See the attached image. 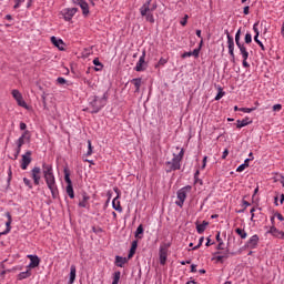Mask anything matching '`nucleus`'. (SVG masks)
Wrapping results in <instances>:
<instances>
[{"instance_id": "nucleus-30", "label": "nucleus", "mask_w": 284, "mask_h": 284, "mask_svg": "<svg viewBox=\"0 0 284 284\" xmlns=\"http://www.w3.org/2000/svg\"><path fill=\"white\" fill-rule=\"evenodd\" d=\"M119 281H121V272L116 271V272L113 273L112 284H119Z\"/></svg>"}, {"instance_id": "nucleus-44", "label": "nucleus", "mask_w": 284, "mask_h": 284, "mask_svg": "<svg viewBox=\"0 0 284 284\" xmlns=\"http://www.w3.org/2000/svg\"><path fill=\"white\" fill-rule=\"evenodd\" d=\"M26 0H14L16 4L13 6L14 10L21 8V3H23Z\"/></svg>"}, {"instance_id": "nucleus-14", "label": "nucleus", "mask_w": 284, "mask_h": 284, "mask_svg": "<svg viewBox=\"0 0 284 284\" xmlns=\"http://www.w3.org/2000/svg\"><path fill=\"white\" fill-rule=\"evenodd\" d=\"M26 141H30V131H24L21 136L17 140L16 145L23 148Z\"/></svg>"}, {"instance_id": "nucleus-29", "label": "nucleus", "mask_w": 284, "mask_h": 284, "mask_svg": "<svg viewBox=\"0 0 284 284\" xmlns=\"http://www.w3.org/2000/svg\"><path fill=\"white\" fill-rule=\"evenodd\" d=\"M11 94H12V97H13V99L16 100V101H19L23 95L21 94V92L19 91V90H17V89H13L12 91H11Z\"/></svg>"}, {"instance_id": "nucleus-17", "label": "nucleus", "mask_w": 284, "mask_h": 284, "mask_svg": "<svg viewBox=\"0 0 284 284\" xmlns=\"http://www.w3.org/2000/svg\"><path fill=\"white\" fill-rule=\"evenodd\" d=\"M78 6H80L81 10H82V14L84 17H88V14H90V7L88 6V2H85V0H77Z\"/></svg>"}, {"instance_id": "nucleus-35", "label": "nucleus", "mask_w": 284, "mask_h": 284, "mask_svg": "<svg viewBox=\"0 0 284 284\" xmlns=\"http://www.w3.org/2000/svg\"><path fill=\"white\" fill-rule=\"evenodd\" d=\"M244 42H245L246 44L252 43V33L246 32L245 38H244Z\"/></svg>"}, {"instance_id": "nucleus-54", "label": "nucleus", "mask_w": 284, "mask_h": 284, "mask_svg": "<svg viewBox=\"0 0 284 284\" xmlns=\"http://www.w3.org/2000/svg\"><path fill=\"white\" fill-rule=\"evenodd\" d=\"M28 124H26L24 122H20V130L22 131H27Z\"/></svg>"}, {"instance_id": "nucleus-28", "label": "nucleus", "mask_w": 284, "mask_h": 284, "mask_svg": "<svg viewBox=\"0 0 284 284\" xmlns=\"http://www.w3.org/2000/svg\"><path fill=\"white\" fill-rule=\"evenodd\" d=\"M30 276H32V273L30 272V270L21 272L18 275L19 281H23L24 278H30Z\"/></svg>"}, {"instance_id": "nucleus-40", "label": "nucleus", "mask_w": 284, "mask_h": 284, "mask_svg": "<svg viewBox=\"0 0 284 284\" xmlns=\"http://www.w3.org/2000/svg\"><path fill=\"white\" fill-rule=\"evenodd\" d=\"M245 168H250L248 163H243L241 164L237 169L236 172H243L245 170Z\"/></svg>"}, {"instance_id": "nucleus-43", "label": "nucleus", "mask_w": 284, "mask_h": 284, "mask_svg": "<svg viewBox=\"0 0 284 284\" xmlns=\"http://www.w3.org/2000/svg\"><path fill=\"white\" fill-rule=\"evenodd\" d=\"M253 31H254L255 36H260L261 34V32L258 31V22H255L253 24Z\"/></svg>"}, {"instance_id": "nucleus-15", "label": "nucleus", "mask_w": 284, "mask_h": 284, "mask_svg": "<svg viewBox=\"0 0 284 284\" xmlns=\"http://www.w3.org/2000/svg\"><path fill=\"white\" fill-rule=\"evenodd\" d=\"M28 258H30V263L28 267L30 270H34V267H39V264L41 263V258L37 255H28Z\"/></svg>"}, {"instance_id": "nucleus-38", "label": "nucleus", "mask_w": 284, "mask_h": 284, "mask_svg": "<svg viewBox=\"0 0 284 284\" xmlns=\"http://www.w3.org/2000/svg\"><path fill=\"white\" fill-rule=\"evenodd\" d=\"M57 83H58L59 85H65V84L68 83V80H65V78L59 77V78L57 79Z\"/></svg>"}, {"instance_id": "nucleus-53", "label": "nucleus", "mask_w": 284, "mask_h": 284, "mask_svg": "<svg viewBox=\"0 0 284 284\" xmlns=\"http://www.w3.org/2000/svg\"><path fill=\"white\" fill-rule=\"evenodd\" d=\"M11 227H7L3 232H0V236H6V234H10Z\"/></svg>"}, {"instance_id": "nucleus-39", "label": "nucleus", "mask_w": 284, "mask_h": 284, "mask_svg": "<svg viewBox=\"0 0 284 284\" xmlns=\"http://www.w3.org/2000/svg\"><path fill=\"white\" fill-rule=\"evenodd\" d=\"M16 101H17L18 105H20V108H28V104L23 100V97L20 100H16Z\"/></svg>"}, {"instance_id": "nucleus-1", "label": "nucleus", "mask_w": 284, "mask_h": 284, "mask_svg": "<svg viewBox=\"0 0 284 284\" xmlns=\"http://www.w3.org/2000/svg\"><path fill=\"white\" fill-rule=\"evenodd\" d=\"M42 173L48 189L51 192L52 199H59V186H57V178H54V170L52 164L43 163Z\"/></svg>"}, {"instance_id": "nucleus-50", "label": "nucleus", "mask_w": 284, "mask_h": 284, "mask_svg": "<svg viewBox=\"0 0 284 284\" xmlns=\"http://www.w3.org/2000/svg\"><path fill=\"white\" fill-rule=\"evenodd\" d=\"M223 257H224V256H222V255L215 253V260H216L219 263H223V261H224Z\"/></svg>"}, {"instance_id": "nucleus-3", "label": "nucleus", "mask_w": 284, "mask_h": 284, "mask_svg": "<svg viewBox=\"0 0 284 284\" xmlns=\"http://www.w3.org/2000/svg\"><path fill=\"white\" fill-rule=\"evenodd\" d=\"M159 8V4L156 2L152 3V0H148L143 3V6L140 8V14L141 17H145V21H149V23H154V10Z\"/></svg>"}, {"instance_id": "nucleus-6", "label": "nucleus", "mask_w": 284, "mask_h": 284, "mask_svg": "<svg viewBox=\"0 0 284 284\" xmlns=\"http://www.w3.org/2000/svg\"><path fill=\"white\" fill-rule=\"evenodd\" d=\"M190 192H192V185L183 186L178 191V201H175V205H178V207H183L185 199H187V194H190Z\"/></svg>"}, {"instance_id": "nucleus-62", "label": "nucleus", "mask_w": 284, "mask_h": 284, "mask_svg": "<svg viewBox=\"0 0 284 284\" xmlns=\"http://www.w3.org/2000/svg\"><path fill=\"white\" fill-rule=\"evenodd\" d=\"M244 210L250 207L252 204L245 200H243Z\"/></svg>"}, {"instance_id": "nucleus-34", "label": "nucleus", "mask_w": 284, "mask_h": 284, "mask_svg": "<svg viewBox=\"0 0 284 284\" xmlns=\"http://www.w3.org/2000/svg\"><path fill=\"white\" fill-rule=\"evenodd\" d=\"M256 108H241L240 112H244L245 114H250L251 112H254Z\"/></svg>"}, {"instance_id": "nucleus-24", "label": "nucleus", "mask_w": 284, "mask_h": 284, "mask_svg": "<svg viewBox=\"0 0 284 284\" xmlns=\"http://www.w3.org/2000/svg\"><path fill=\"white\" fill-rule=\"evenodd\" d=\"M136 247H139V242L135 240L132 242L128 258H132V256H134V254H136Z\"/></svg>"}, {"instance_id": "nucleus-47", "label": "nucleus", "mask_w": 284, "mask_h": 284, "mask_svg": "<svg viewBox=\"0 0 284 284\" xmlns=\"http://www.w3.org/2000/svg\"><path fill=\"white\" fill-rule=\"evenodd\" d=\"M195 34H196V37H197L199 39H201L200 45H202V44H203V36H201V29H197V30L195 31Z\"/></svg>"}, {"instance_id": "nucleus-60", "label": "nucleus", "mask_w": 284, "mask_h": 284, "mask_svg": "<svg viewBox=\"0 0 284 284\" xmlns=\"http://www.w3.org/2000/svg\"><path fill=\"white\" fill-rule=\"evenodd\" d=\"M243 13L244 14H250V6L244 7Z\"/></svg>"}, {"instance_id": "nucleus-25", "label": "nucleus", "mask_w": 284, "mask_h": 284, "mask_svg": "<svg viewBox=\"0 0 284 284\" xmlns=\"http://www.w3.org/2000/svg\"><path fill=\"white\" fill-rule=\"evenodd\" d=\"M75 280H77V266L71 265V267H70V280H69V283H70V284H73Z\"/></svg>"}, {"instance_id": "nucleus-41", "label": "nucleus", "mask_w": 284, "mask_h": 284, "mask_svg": "<svg viewBox=\"0 0 284 284\" xmlns=\"http://www.w3.org/2000/svg\"><path fill=\"white\" fill-rule=\"evenodd\" d=\"M223 97H225V92L220 90L219 93L215 95V101H221V99H223Z\"/></svg>"}, {"instance_id": "nucleus-19", "label": "nucleus", "mask_w": 284, "mask_h": 284, "mask_svg": "<svg viewBox=\"0 0 284 284\" xmlns=\"http://www.w3.org/2000/svg\"><path fill=\"white\" fill-rule=\"evenodd\" d=\"M131 83L134 85L135 88V94H139V92H141V85L143 83V79L141 78H134L131 80Z\"/></svg>"}, {"instance_id": "nucleus-42", "label": "nucleus", "mask_w": 284, "mask_h": 284, "mask_svg": "<svg viewBox=\"0 0 284 284\" xmlns=\"http://www.w3.org/2000/svg\"><path fill=\"white\" fill-rule=\"evenodd\" d=\"M23 183L27 185V187H30L32 190V182L28 178H23Z\"/></svg>"}, {"instance_id": "nucleus-9", "label": "nucleus", "mask_w": 284, "mask_h": 284, "mask_svg": "<svg viewBox=\"0 0 284 284\" xmlns=\"http://www.w3.org/2000/svg\"><path fill=\"white\" fill-rule=\"evenodd\" d=\"M30 163H32V151H27L21 159V170H28V165H30Z\"/></svg>"}, {"instance_id": "nucleus-22", "label": "nucleus", "mask_w": 284, "mask_h": 284, "mask_svg": "<svg viewBox=\"0 0 284 284\" xmlns=\"http://www.w3.org/2000/svg\"><path fill=\"white\" fill-rule=\"evenodd\" d=\"M236 123H237L236 128L241 130V128H245V125H250L252 121L250 120V118H245L243 120H237Z\"/></svg>"}, {"instance_id": "nucleus-61", "label": "nucleus", "mask_w": 284, "mask_h": 284, "mask_svg": "<svg viewBox=\"0 0 284 284\" xmlns=\"http://www.w3.org/2000/svg\"><path fill=\"white\" fill-rule=\"evenodd\" d=\"M250 212H251V221H254V212H256V209L252 207Z\"/></svg>"}, {"instance_id": "nucleus-63", "label": "nucleus", "mask_w": 284, "mask_h": 284, "mask_svg": "<svg viewBox=\"0 0 284 284\" xmlns=\"http://www.w3.org/2000/svg\"><path fill=\"white\" fill-rule=\"evenodd\" d=\"M223 245H225V243L219 242L216 250H223Z\"/></svg>"}, {"instance_id": "nucleus-45", "label": "nucleus", "mask_w": 284, "mask_h": 284, "mask_svg": "<svg viewBox=\"0 0 284 284\" xmlns=\"http://www.w3.org/2000/svg\"><path fill=\"white\" fill-rule=\"evenodd\" d=\"M187 19H190V16L185 14L184 18L180 21L181 26H187Z\"/></svg>"}, {"instance_id": "nucleus-49", "label": "nucleus", "mask_w": 284, "mask_h": 284, "mask_svg": "<svg viewBox=\"0 0 284 284\" xmlns=\"http://www.w3.org/2000/svg\"><path fill=\"white\" fill-rule=\"evenodd\" d=\"M282 108H283V106H282L281 104H274V105H273V111H274V112H281Z\"/></svg>"}, {"instance_id": "nucleus-52", "label": "nucleus", "mask_w": 284, "mask_h": 284, "mask_svg": "<svg viewBox=\"0 0 284 284\" xmlns=\"http://www.w3.org/2000/svg\"><path fill=\"white\" fill-rule=\"evenodd\" d=\"M199 52H201V49H194L193 52H191V57H199Z\"/></svg>"}, {"instance_id": "nucleus-57", "label": "nucleus", "mask_w": 284, "mask_h": 284, "mask_svg": "<svg viewBox=\"0 0 284 284\" xmlns=\"http://www.w3.org/2000/svg\"><path fill=\"white\" fill-rule=\"evenodd\" d=\"M215 239H216L217 243H223V239H221V232H217Z\"/></svg>"}, {"instance_id": "nucleus-13", "label": "nucleus", "mask_w": 284, "mask_h": 284, "mask_svg": "<svg viewBox=\"0 0 284 284\" xmlns=\"http://www.w3.org/2000/svg\"><path fill=\"white\" fill-rule=\"evenodd\" d=\"M40 174H41V168L34 166L31 170V175H32L34 185H39V183H40V181H41V175Z\"/></svg>"}, {"instance_id": "nucleus-58", "label": "nucleus", "mask_w": 284, "mask_h": 284, "mask_svg": "<svg viewBox=\"0 0 284 284\" xmlns=\"http://www.w3.org/2000/svg\"><path fill=\"white\" fill-rule=\"evenodd\" d=\"M275 216L278 221H284L283 214L281 213H275Z\"/></svg>"}, {"instance_id": "nucleus-33", "label": "nucleus", "mask_w": 284, "mask_h": 284, "mask_svg": "<svg viewBox=\"0 0 284 284\" xmlns=\"http://www.w3.org/2000/svg\"><path fill=\"white\" fill-rule=\"evenodd\" d=\"M267 234H272L273 236H276L278 234V229L276 226H271V229L267 231Z\"/></svg>"}, {"instance_id": "nucleus-26", "label": "nucleus", "mask_w": 284, "mask_h": 284, "mask_svg": "<svg viewBox=\"0 0 284 284\" xmlns=\"http://www.w3.org/2000/svg\"><path fill=\"white\" fill-rule=\"evenodd\" d=\"M90 201V196L87 193L82 194V201L79 202V207H88V202Z\"/></svg>"}, {"instance_id": "nucleus-8", "label": "nucleus", "mask_w": 284, "mask_h": 284, "mask_svg": "<svg viewBox=\"0 0 284 284\" xmlns=\"http://www.w3.org/2000/svg\"><path fill=\"white\" fill-rule=\"evenodd\" d=\"M135 72H145L148 70V62H145V51L142 52L139 61L134 67Z\"/></svg>"}, {"instance_id": "nucleus-64", "label": "nucleus", "mask_w": 284, "mask_h": 284, "mask_svg": "<svg viewBox=\"0 0 284 284\" xmlns=\"http://www.w3.org/2000/svg\"><path fill=\"white\" fill-rule=\"evenodd\" d=\"M191 272L194 274L196 273V265L195 264H192L191 265Z\"/></svg>"}, {"instance_id": "nucleus-55", "label": "nucleus", "mask_w": 284, "mask_h": 284, "mask_svg": "<svg viewBox=\"0 0 284 284\" xmlns=\"http://www.w3.org/2000/svg\"><path fill=\"white\" fill-rule=\"evenodd\" d=\"M158 63L159 65H165V63H168V60L164 58H161Z\"/></svg>"}, {"instance_id": "nucleus-23", "label": "nucleus", "mask_w": 284, "mask_h": 284, "mask_svg": "<svg viewBox=\"0 0 284 284\" xmlns=\"http://www.w3.org/2000/svg\"><path fill=\"white\" fill-rule=\"evenodd\" d=\"M125 263H128V257H123V256H115V265L116 267H123V265H125Z\"/></svg>"}, {"instance_id": "nucleus-20", "label": "nucleus", "mask_w": 284, "mask_h": 284, "mask_svg": "<svg viewBox=\"0 0 284 284\" xmlns=\"http://www.w3.org/2000/svg\"><path fill=\"white\" fill-rule=\"evenodd\" d=\"M112 207L115 210V212H123V207L121 206V201H119V195L113 199L112 201Z\"/></svg>"}, {"instance_id": "nucleus-46", "label": "nucleus", "mask_w": 284, "mask_h": 284, "mask_svg": "<svg viewBox=\"0 0 284 284\" xmlns=\"http://www.w3.org/2000/svg\"><path fill=\"white\" fill-rule=\"evenodd\" d=\"M204 241H205V237H200L199 244L195 245V246L193 247V250H199V247H201V245H203V242H204Z\"/></svg>"}, {"instance_id": "nucleus-59", "label": "nucleus", "mask_w": 284, "mask_h": 284, "mask_svg": "<svg viewBox=\"0 0 284 284\" xmlns=\"http://www.w3.org/2000/svg\"><path fill=\"white\" fill-rule=\"evenodd\" d=\"M187 57H192V52H184L182 54V59H187Z\"/></svg>"}, {"instance_id": "nucleus-51", "label": "nucleus", "mask_w": 284, "mask_h": 284, "mask_svg": "<svg viewBox=\"0 0 284 284\" xmlns=\"http://www.w3.org/2000/svg\"><path fill=\"white\" fill-rule=\"evenodd\" d=\"M8 181H12V166H9L8 170Z\"/></svg>"}, {"instance_id": "nucleus-12", "label": "nucleus", "mask_w": 284, "mask_h": 284, "mask_svg": "<svg viewBox=\"0 0 284 284\" xmlns=\"http://www.w3.org/2000/svg\"><path fill=\"white\" fill-rule=\"evenodd\" d=\"M168 247H170V244H168L166 246H160V265H165L168 261Z\"/></svg>"}, {"instance_id": "nucleus-2", "label": "nucleus", "mask_w": 284, "mask_h": 284, "mask_svg": "<svg viewBox=\"0 0 284 284\" xmlns=\"http://www.w3.org/2000/svg\"><path fill=\"white\" fill-rule=\"evenodd\" d=\"M105 105H108V92H104L102 98L99 95H91L89 98L91 114H99V112H101Z\"/></svg>"}, {"instance_id": "nucleus-4", "label": "nucleus", "mask_w": 284, "mask_h": 284, "mask_svg": "<svg viewBox=\"0 0 284 284\" xmlns=\"http://www.w3.org/2000/svg\"><path fill=\"white\" fill-rule=\"evenodd\" d=\"M183 156H185V150L181 149L179 154L174 153L173 159L165 162L166 174H170V172H176V170H181V162L183 161Z\"/></svg>"}, {"instance_id": "nucleus-37", "label": "nucleus", "mask_w": 284, "mask_h": 284, "mask_svg": "<svg viewBox=\"0 0 284 284\" xmlns=\"http://www.w3.org/2000/svg\"><path fill=\"white\" fill-rule=\"evenodd\" d=\"M7 219L6 226L10 227V225H12V215H10V212H7Z\"/></svg>"}, {"instance_id": "nucleus-18", "label": "nucleus", "mask_w": 284, "mask_h": 284, "mask_svg": "<svg viewBox=\"0 0 284 284\" xmlns=\"http://www.w3.org/2000/svg\"><path fill=\"white\" fill-rule=\"evenodd\" d=\"M258 245V235H253L250 237V240L246 243V246L250 247V250H254L256 248V246Z\"/></svg>"}, {"instance_id": "nucleus-56", "label": "nucleus", "mask_w": 284, "mask_h": 284, "mask_svg": "<svg viewBox=\"0 0 284 284\" xmlns=\"http://www.w3.org/2000/svg\"><path fill=\"white\" fill-rule=\"evenodd\" d=\"M227 154H230V151H229L227 149H225V150L223 151L222 159H223V160L227 159Z\"/></svg>"}, {"instance_id": "nucleus-5", "label": "nucleus", "mask_w": 284, "mask_h": 284, "mask_svg": "<svg viewBox=\"0 0 284 284\" xmlns=\"http://www.w3.org/2000/svg\"><path fill=\"white\" fill-rule=\"evenodd\" d=\"M235 43L243 59L242 61L243 68H250V63L247 62V59H250V52L247 51L245 43L241 42V29H239L235 33Z\"/></svg>"}, {"instance_id": "nucleus-21", "label": "nucleus", "mask_w": 284, "mask_h": 284, "mask_svg": "<svg viewBox=\"0 0 284 284\" xmlns=\"http://www.w3.org/2000/svg\"><path fill=\"white\" fill-rule=\"evenodd\" d=\"M207 225H210V222H207V221H203L201 224L196 223L197 234H203V232H205Z\"/></svg>"}, {"instance_id": "nucleus-36", "label": "nucleus", "mask_w": 284, "mask_h": 284, "mask_svg": "<svg viewBox=\"0 0 284 284\" xmlns=\"http://www.w3.org/2000/svg\"><path fill=\"white\" fill-rule=\"evenodd\" d=\"M87 156H92V141L88 140V152Z\"/></svg>"}, {"instance_id": "nucleus-10", "label": "nucleus", "mask_w": 284, "mask_h": 284, "mask_svg": "<svg viewBox=\"0 0 284 284\" xmlns=\"http://www.w3.org/2000/svg\"><path fill=\"white\" fill-rule=\"evenodd\" d=\"M79 12L78 8H67L62 11L64 21H72V18Z\"/></svg>"}, {"instance_id": "nucleus-16", "label": "nucleus", "mask_w": 284, "mask_h": 284, "mask_svg": "<svg viewBox=\"0 0 284 284\" xmlns=\"http://www.w3.org/2000/svg\"><path fill=\"white\" fill-rule=\"evenodd\" d=\"M51 43H53V45L55 48H58V50H65V43L61 40V38H57V37H51Z\"/></svg>"}, {"instance_id": "nucleus-7", "label": "nucleus", "mask_w": 284, "mask_h": 284, "mask_svg": "<svg viewBox=\"0 0 284 284\" xmlns=\"http://www.w3.org/2000/svg\"><path fill=\"white\" fill-rule=\"evenodd\" d=\"M64 181L67 183V194L71 199H74V187L72 186V180L70 179V170L64 169Z\"/></svg>"}, {"instance_id": "nucleus-32", "label": "nucleus", "mask_w": 284, "mask_h": 284, "mask_svg": "<svg viewBox=\"0 0 284 284\" xmlns=\"http://www.w3.org/2000/svg\"><path fill=\"white\" fill-rule=\"evenodd\" d=\"M215 254H219L220 256H224L223 260L225 261V258H230V250H226L225 252H216Z\"/></svg>"}, {"instance_id": "nucleus-48", "label": "nucleus", "mask_w": 284, "mask_h": 284, "mask_svg": "<svg viewBox=\"0 0 284 284\" xmlns=\"http://www.w3.org/2000/svg\"><path fill=\"white\" fill-rule=\"evenodd\" d=\"M139 234H143V225H139L136 231H135V236H139Z\"/></svg>"}, {"instance_id": "nucleus-27", "label": "nucleus", "mask_w": 284, "mask_h": 284, "mask_svg": "<svg viewBox=\"0 0 284 284\" xmlns=\"http://www.w3.org/2000/svg\"><path fill=\"white\" fill-rule=\"evenodd\" d=\"M93 65H95V68H94L95 72H101V70H103V63H101V61H99V58H95L93 60Z\"/></svg>"}, {"instance_id": "nucleus-31", "label": "nucleus", "mask_w": 284, "mask_h": 284, "mask_svg": "<svg viewBox=\"0 0 284 284\" xmlns=\"http://www.w3.org/2000/svg\"><path fill=\"white\" fill-rule=\"evenodd\" d=\"M235 232H236V234H239V236H240L241 239H247V232H245V230H243V229H236Z\"/></svg>"}, {"instance_id": "nucleus-11", "label": "nucleus", "mask_w": 284, "mask_h": 284, "mask_svg": "<svg viewBox=\"0 0 284 284\" xmlns=\"http://www.w3.org/2000/svg\"><path fill=\"white\" fill-rule=\"evenodd\" d=\"M226 39H227V47H229V54L232 58V61H235V54H234V38L230 36V32L226 31Z\"/></svg>"}]
</instances>
